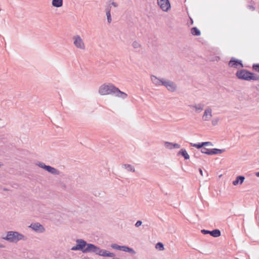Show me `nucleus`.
I'll list each match as a JSON object with an SVG mask.
<instances>
[{"label":"nucleus","mask_w":259,"mask_h":259,"mask_svg":"<svg viewBox=\"0 0 259 259\" xmlns=\"http://www.w3.org/2000/svg\"><path fill=\"white\" fill-rule=\"evenodd\" d=\"M225 151V149H219L217 148L207 149L206 148H203L201 150L202 153L206 154L207 155H216L221 154Z\"/></svg>","instance_id":"obj_7"},{"label":"nucleus","mask_w":259,"mask_h":259,"mask_svg":"<svg viewBox=\"0 0 259 259\" xmlns=\"http://www.w3.org/2000/svg\"><path fill=\"white\" fill-rule=\"evenodd\" d=\"M245 180V177L243 176H238L236 179L233 182V185L237 186L239 183L242 184Z\"/></svg>","instance_id":"obj_19"},{"label":"nucleus","mask_w":259,"mask_h":259,"mask_svg":"<svg viewBox=\"0 0 259 259\" xmlns=\"http://www.w3.org/2000/svg\"><path fill=\"white\" fill-rule=\"evenodd\" d=\"M247 8L250 10L252 11H253L255 10V7L252 5H248Z\"/></svg>","instance_id":"obj_36"},{"label":"nucleus","mask_w":259,"mask_h":259,"mask_svg":"<svg viewBox=\"0 0 259 259\" xmlns=\"http://www.w3.org/2000/svg\"><path fill=\"white\" fill-rule=\"evenodd\" d=\"M162 85L165 87L168 91L172 92L175 91L177 89L176 84L173 81L169 80H163V82H162Z\"/></svg>","instance_id":"obj_11"},{"label":"nucleus","mask_w":259,"mask_h":259,"mask_svg":"<svg viewBox=\"0 0 259 259\" xmlns=\"http://www.w3.org/2000/svg\"><path fill=\"white\" fill-rule=\"evenodd\" d=\"M228 65L230 67L237 68L238 66L243 68V64L241 60L232 57L230 60Z\"/></svg>","instance_id":"obj_10"},{"label":"nucleus","mask_w":259,"mask_h":259,"mask_svg":"<svg viewBox=\"0 0 259 259\" xmlns=\"http://www.w3.org/2000/svg\"><path fill=\"white\" fill-rule=\"evenodd\" d=\"M190 145L191 146L194 147L197 149H200V148L202 149L203 148H204L203 146L202 145V142L198 143L197 144L190 143Z\"/></svg>","instance_id":"obj_27"},{"label":"nucleus","mask_w":259,"mask_h":259,"mask_svg":"<svg viewBox=\"0 0 259 259\" xmlns=\"http://www.w3.org/2000/svg\"><path fill=\"white\" fill-rule=\"evenodd\" d=\"M195 156L196 157V156H198V154H196V153H195Z\"/></svg>","instance_id":"obj_44"},{"label":"nucleus","mask_w":259,"mask_h":259,"mask_svg":"<svg viewBox=\"0 0 259 259\" xmlns=\"http://www.w3.org/2000/svg\"><path fill=\"white\" fill-rule=\"evenodd\" d=\"M164 146L169 149H172L173 148H180L181 146L177 143H172L168 142H165L164 143Z\"/></svg>","instance_id":"obj_14"},{"label":"nucleus","mask_w":259,"mask_h":259,"mask_svg":"<svg viewBox=\"0 0 259 259\" xmlns=\"http://www.w3.org/2000/svg\"><path fill=\"white\" fill-rule=\"evenodd\" d=\"M76 245L71 248V250H80L84 253L88 252L92 253L93 249L95 248V244L88 243L86 241L81 239H76Z\"/></svg>","instance_id":"obj_1"},{"label":"nucleus","mask_w":259,"mask_h":259,"mask_svg":"<svg viewBox=\"0 0 259 259\" xmlns=\"http://www.w3.org/2000/svg\"><path fill=\"white\" fill-rule=\"evenodd\" d=\"M122 167L126 169L128 171L135 172V167L129 164H124L122 165Z\"/></svg>","instance_id":"obj_26"},{"label":"nucleus","mask_w":259,"mask_h":259,"mask_svg":"<svg viewBox=\"0 0 259 259\" xmlns=\"http://www.w3.org/2000/svg\"><path fill=\"white\" fill-rule=\"evenodd\" d=\"M132 46L135 49H138L141 47V45L137 41H134L132 44Z\"/></svg>","instance_id":"obj_31"},{"label":"nucleus","mask_w":259,"mask_h":259,"mask_svg":"<svg viewBox=\"0 0 259 259\" xmlns=\"http://www.w3.org/2000/svg\"><path fill=\"white\" fill-rule=\"evenodd\" d=\"M235 75L237 78L241 80L247 81L259 80V75L244 69L238 70Z\"/></svg>","instance_id":"obj_2"},{"label":"nucleus","mask_w":259,"mask_h":259,"mask_svg":"<svg viewBox=\"0 0 259 259\" xmlns=\"http://www.w3.org/2000/svg\"><path fill=\"white\" fill-rule=\"evenodd\" d=\"M117 87L112 83L103 84L99 89V93L101 95H114Z\"/></svg>","instance_id":"obj_4"},{"label":"nucleus","mask_w":259,"mask_h":259,"mask_svg":"<svg viewBox=\"0 0 259 259\" xmlns=\"http://www.w3.org/2000/svg\"><path fill=\"white\" fill-rule=\"evenodd\" d=\"M5 248V246L0 243V248Z\"/></svg>","instance_id":"obj_40"},{"label":"nucleus","mask_w":259,"mask_h":259,"mask_svg":"<svg viewBox=\"0 0 259 259\" xmlns=\"http://www.w3.org/2000/svg\"><path fill=\"white\" fill-rule=\"evenodd\" d=\"M199 173L201 175V176H203V171H202V170L201 168H199Z\"/></svg>","instance_id":"obj_39"},{"label":"nucleus","mask_w":259,"mask_h":259,"mask_svg":"<svg viewBox=\"0 0 259 259\" xmlns=\"http://www.w3.org/2000/svg\"><path fill=\"white\" fill-rule=\"evenodd\" d=\"M110 4L115 8L118 7V4L115 2H112L110 4Z\"/></svg>","instance_id":"obj_38"},{"label":"nucleus","mask_w":259,"mask_h":259,"mask_svg":"<svg viewBox=\"0 0 259 259\" xmlns=\"http://www.w3.org/2000/svg\"><path fill=\"white\" fill-rule=\"evenodd\" d=\"M212 117V109L210 107H207L204 111L202 116V119L204 121H209Z\"/></svg>","instance_id":"obj_13"},{"label":"nucleus","mask_w":259,"mask_h":259,"mask_svg":"<svg viewBox=\"0 0 259 259\" xmlns=\"http://www.w3.org/2000/svg\"><path fill=\"white\" fill-rule=\"evenodd\" d=\"M189 106L191 108H194L196 112L199 113L203 110L204 105L203 104L199 103L197 105H189Z\"/></svg>","instance_id":"obj_17"},{"label":"nucleus","mask_w":259,"mask_h":259,"mask_svg":"<svg viewBox=\"0 0 259 259\" xmlns=\"http://www.w3.org/2000/svg\"><path fill=\"white\" fill-rule=\"evenodd\" d=\"M5 103V105H10L11 104H12V102L10 100H6V101H4L2 104H4Z\"/></svg>","instance_id":"obj_37"},{"label":"nucleus","mask_w":259,"mask_h":259,"mask_svg":"<svg viewBox=\"0 0 259 259\" xmlns=\"http://www.w3.org/2000/svg\"><path fill=\"white\" fill-rule=\"evenodd\" d=\"M177 155L178 156H179V155L182 156L184 158L185 160H188L190 158V156L185 149H181L178 152Z\"/></svg>","instance_id":"obj_18"},{"label":"nucleus","mask_w":259,"mask_h":259,"mask_svg":"<svg viewBox=\"0 0 259 259\" xmlns=\"http://www.w3.org/2000/svg\"><path fill=\"white\" fill-rule=\"evenodd\" d=\"M121 251H124V252H127L130 253H131L133 255H134L136 253V251L131 247H129L127 246H121Z\"/></svg>","instance_id":"obj_22"},{"label":"nucleus","mask_w":259,"mask_h":259,"mask_svg":"<svg viewBox=\"0 0 259 259\" xmlns=\"http://www.w3.org/2000/svg\"><path fill=\"white\" fill-rule=\"evenodd\" d=\"M92 253H95L96 254L105 257H113L115 256L114 253L109 252L105 249H101L96 245H95V248L93 249Z\"/></svg>","instance_id":"obj_6"},{"label":"nucleus","mask_w":259,"mask_h":259,"mask_svg":"<svg viewBox=\"0 0 259 259\" xmlns=\"http://www.w3.org/2000/svg\"><path fill=\"white\" fill-rule=\"evenodd\" d=\"M201 232L203 234H204V235H206V234H209V230H205V229H202L201 230Z\"/></svg>","instance_id":"obj_34"},{"label":"nucleus","mask_w":259,"mask_h":259,"mask_svg":"<svg viewBox=\"0 0 259 259\" xmlns=\"http://www.w3.org/2000/svg\"><path fill=\"white\" fill-rule=\"evenodd\" d=\"M191 33L194 36H199L201 34L200 31L196 27H193L191 29Z\"/></svg>","instance_id":"obj_25"},{"label":"nucleus","mask_w":259,"mask_h":259,"mask_svg":"<svg viewBox=\"0 0 259 259\" xmlns=\"http://www.w3.org/2000/svg\"><path fill=\"white\" fill-rule=\"evenodd\" d=\"M111 7L110 5L107 6L106 9V14L107 16V22L109 23H110L112 21L111 15Z\"/></svg>","instance_id":"obj_20"},{"label":"nucleus","mask_w":259,"mask_h":259,"mask_svg":"<svg viewBox=\"0 0 259 259\" xmlns=\"http://www.w3.org/2000/svg\"><path fill=\"white\" fill-rule=\"evenodd\" d=\"M195 156L196 157V156H198V154H196V153H195Z\"/></svg>","instance_id":"obj_43"},{"label":"nucleus","mask_w":259,"mask_h":259,"mask_svg":"<svg viewBox=\"0 0 259 259\" xmlns=\"http://www.w3.org/2000/svg\"><path fill=\"white\" fill-rule=\"evenodd\" d=\"M219 121V118H214L212 120L211 123L213 125H215L218 124Z\"/></svg>","instance_id":"obj_32"},{"label":"nucleus","mask_w":259,"mask_h":259,"mask_svg":"<svg viewBox=\"0 0 259 259\" xmlns=\"http://www.w3.org/2000/svg\"><path fill=\"white\" fill-rule=\"evenodd\" d=\"M114 95L123 99H125L127 97V95L125 93L121 91L118 88H116Z\"/></svg>","instance_id":"obj_15"},{"label":"nucleus","mask_w":259,"mask_h":259,"mask_svg":"<svg viewBox=\"0 0 259 259\" xmlns=\"http://www.w3.org/2000/svg\"><path fill=\"white\" fill-rule=\"evenodd\" d=\"M63 0H52V5L53 7L60 8L63 6Z\"/></svg>","instance_id":"obj_24"},{"label":"nucleus","mask_w":259,"mask_h":259,"mask_svg":"<svg viewBox=\"0 0 259 259\" xmlns=\"http://www.w3.org/2000/svg\"><path fill=\"white\" fill-rule=\"evenodd\" d=\"M24 236L16 231H9L7 236L3 238L4 239L13 243H16L21 240H23Z\"/></svg>","instance_id":"obj_3"},{"label":"nucleus","mask_w":259,"mask_h":259,"mask_svg":"<svg viewBox=\"0 0 259 259\" xmlns=\"http://www.w3.org/2000/svg\"><path fill=\"white\" fill-rule=\"evenodd\" d=\"M111 247L114 249H116V250H121V246H120L117 244H112L111 245Z\"/></svg>","instance_id":"obj_30"},{"label":"nucleus","mask_w":259,"mask_h":259,"mask_svg":"<svg viewBox=\"0 0 259 259\" xmlns=\"http://www.w3.org/2000/svg\"><path fill=\"white\" fill-rule=\"evenodd\" d=\"M73 39L74 40L73 44L74 46L80 49L84 50L85 49V46L83 43V41L80 36L75 35L73 37Z\"/></svg>","instance_id":"obj_9"},{"label":"nucleus","mask_w":259,"mask_h":259,"mask_svg":"<svg viewBox=\"0 0 259 259\" xmlns=\"http://www.w3.org/2000/svg\"><path fill=\"white\" fill-rule=\"evenodd\" d=\"M202 145L203 147L206 146H212V144L210 142H202Z\"/></svg>","instance_id":"obj_33"},{"label":"nucleus","mask_w":259,"mask_h":259,"mask_svg":"<svg viewBox=\"0 0 259 259\" xmlns=\"http://www.w3.org/2000/svg\"><path fill=\"white\" fill-rule=\"evenodd\" d=\"M252 68L253 71L259 73V63L253 64Z\"/></svg>","instance_id":"obj_29"},{"label":"nucleus","mask_w":259,"mask_h":259,"mask_svg":"<svg viewBox=\"0 0 259 259\" xmlns=\"http://www.w3.org/2000/svg\"><path fill=\"white\" fill-rule=\"evenodd\" d=\"M157 3L163 11L167 12L170 9L169 0H157Z\"/></svg>","instance_id":"obj_8"},{"label":"nucleus","mask_w":259,"mask_h":259,"mask_svg":"<svg viewBox=\"0 0 259 259\" xmlns=\"http://www.w3.org/2000/svg\"><path fill=\"white\" fill-rule=\"evenodd\" d=\"M36 165L38 166L39 167L45 169V170L47 171L48 172L51 173V174L54 175H59L60 174V171L58 170L57 169L50 166L47 165L45 163L41 162H38Z\"/></svg>","instance_id":"obj_5"},{"label":"nucleus","mask_w":259,"mask_h":259,"mask_svg":"<svg viewBox=\"0 0 259 259\" xmlns=\"http://www.w3.org/2000/svg\"><path fill=\"white\" fill-rule=\"evenodd\" d=\"M29 227L35 231L39 233H42L45 230V228L38 223H32L30 225Z\"/></svg>","instance_id":"obj_12"},{"label":"nucleus","mask_w":259,"mask_h":259,"mask_svg":"<svg viewBox=\"0 0 259 259\" xmlns=\"http://www.w3.org/2000/svg\"><path fill=\"white\" fill-rule=\"evenodd\" d=\"M190 20H191V24H192L193 23V20L191 18H190Z\"/></svg>","instance_id":"obj_42"},{"label":"nucleus","mask_w":259,"mask_h":259,"mask_svg":"<svg viewBox=\"0 0 259 259\" xmlns=\"http://www.w3.org/2000/svg\"><path fill=\"white\" fill-rule=\"evenodd\" d=\"M111 1H112V0H110V2H111Z\"/></svg>","instance_id":"obj_45"},{"label":"nucleus","mask_w":259,"mask_h":259,"mask_svg":"<svg viewBox=\"0 0 259 259\" xmlns=\"http://www.w3.org/2000/svg\"><path fill=\"white\" fill-rule=\"evenodd\" d=\"M151 79L152 82L156 85H162V82L163 81V79H159L157 78L156 76L152 75L151 76Z\"/></svg>","instance_id":"obj_16"},{"label":"nucleus","mask_w":259,"mask_h":259,"mask_svg":"<svg viewBox=\"0 0 259 259\" xmlns=\"http://www.w3.org/2000/svg\"><path fill=\"white\" fill-rule=\"evenodd\" d=\"M142 222L140 220H139L136 223L135 226L136 227H139L142 225Z\"/></svg>","instance_id":"obj_35"},{"label":"nucleus","mask_w":259,"mask_h":259,"mask_svg":"<svg viewBox=\"0 0 259 259\" xmlns=\"http://www.w3.org/2000/svg\"><path fill=\"white\" fill-rule=\"evenodd\" d=\"M111 7L110 5L107 6L106 9V14L107 16V22L109 23H110L112 21L111 15Z\"/></svg>","instance_id":"obj_21"},{"label":"nucleus","mask_w":259,"mask_h":259,"mask_svg":"<svg viewBox=\"0 0 259 259\" xmlns=\"http://www.w3.org/2000/svg\"><path fill=\"white\" fill-rule=\"evenodd\" d=\"M209 234L213 237H218L221 235V232L220 230L216 229L209 231Z\"/></svg>","instance_id":"obj_23"},{"label":"nucleus","mask_w":259,"mask_h":259,"mask_svg":"<svg viewBox=\"0 0 259 259\" xmlns=\"http://www.w3.org/2000/svg\"><path fill=\"white\" fill-rule=\"evenodd\" d=\"M155 247L159 250H163L164 249V245L161 242H158L156 244Z\"/></svg>","instance_id":"obj_28"},{"label":"nucleus","mask_w":259,"mask_h":259,"mask_svg":"<svg viewBox=\"0 0 259 259\" xmlns=\"http://www.w3.org/2000/svg\"><path fill=\"white\" fill-rule=\"evenodd\" d=\"M255 176L259 177V171L255 172Z\"/></svg>","instance_id":"obj_41"}]
</instances>
